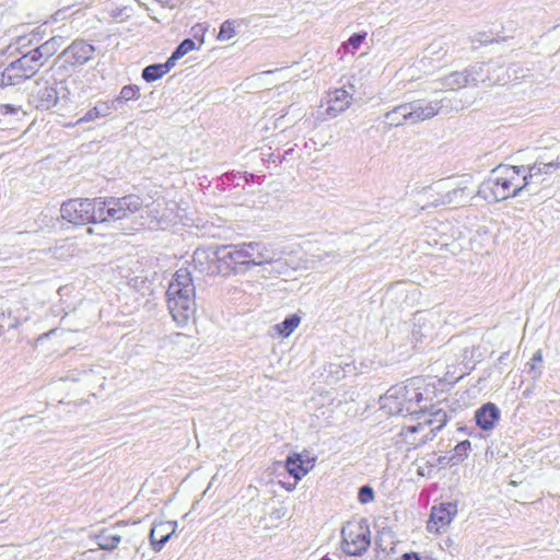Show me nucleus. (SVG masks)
Returning <instances> with one entry per match:
<instances>
[{"instance_id": "nucleus-12", "label": "nucleus", "mask_w": 560, "mask_h": 560, "mask_svg": "<svg viewBox=\"0 0 560 560\" xmlns=\"http://www.w3.org/2000/svg\"><path fill=\"white\" fill-rule=\"evenodd\" d=\"M471 175H463L455 187L448 189L444 194H439L436 198L430 201V205L433 207H439L446 205H463L467 202L469 195L471 194L468 188V185L471 183Z\"/></svg>"}, {"instance_id": "nucleus-36", "label": "nucleus", "mask_w": 560, "mask_h": 560, "mask_svg": "<svg viewBox=\"0 0 560 560\" xmlns=\"http://www.w3.org/2000/svg\"><path fill=\"white\" fill-rule=\"evenodd\" d=\"M101 118L95 107L90 108L81 118H79L75 122V125H81L84 122H91L95 121L96 119Z\"/></svg>"}, {"instance_id": "nucleus-3", "label": "nucleus", "mask_w": 560, "mask_h": 560, "mask_svg": "<svg viewBox=\"0 0 560 560\" xmlns=\"http://www.w3.org/2000/svg\"><path fill=\"white\" fill-rule=\"evenodd\" d=\"M524 172V165L501 164L493 168L489 177L480 184L477 195L488 202H499L516 197L521 191L527 190L522 176Z\"/></svg>"}, {"instance_id": "nucleus-19", "label": "nucleus", "mask_w": 560, "mask_h": 560, "mask_svg": "<svg viewBox=\"0 0 560 560\" xmlns=\"http://www.w3.org/2000/svg\"><path fill=\"white\" fill-rule=\"evenodd\" d=\"M314 458H303L300 454L289 455L285 459V468L295 481L301 480L314 466Z\"/></svg>"}, {"instance_id": "nucleus-30", "label": "nucleus", "mask_w": 560, "mask_h": 560, "mask_svg": "<svg viewBox=\"0 0 560 560\" xmlns=\"http://www.w3.org/2000/svg\"><path fill=\"white\" fill-rule=\"evenodd\" d=\"M236 34L234 22L226 20L221 24L220 32L218 35L219 40H228L234 37Z\"/></svg>"}, {"instance_id": "nucleus-49", "label": "nucleus", "mask_w": 560, "mask_h": 560, "mask_svg": "<svg viewBox=\"0 0 560 560\" xmlns=\"http://www.w3.org/2000/svg\"><path fill=\"white\" fill-rule=\"evenodd\" d=\"M508 355H509V352H504V353H502V354L500 355V358H499V362L501 363V362L505 361V359H506V357H508Z\"/></svg>"}, {"instance_id": "nucleus-42", "label": "nucleus", "mask_w": 560, "mask_h": 560, "mask_svg": "<svg viewBox=\"0 0 560 560\" xmlns=\"http://www.w3.org/2000/svg\"><path fill=\"white\" fill-rule=\"evenodd\" d=\"M431 472H432L431 467L427 468L425 464L419 465V467H418V475H420L422 477H430Z\"/></svg>"}, {"instance_id": "nucleus-15", "label": "nucleus", "mask_w": 560, "mask_h": 560, "mask_svg": "<svg viewBox=\"0 0 560 560\" xmlns=\"http://www.w3.org/2000/svg\"><path fill=\"white\" fill-rule=\"evenodd\" d=\"M457 514V503L447 502L434 505L431 510L428 529L430 532H440L446 527Z\"/></svg>"}, {"instance_id": "nucleus-21", "label": "nucleus", "mask_w": 560, "mask_h": 560, "mask_svg": "<svg viewBox=\"0 0 560 560\" xmlns=\"http://www.w3.org/2000/svg\"><path fill=\"white\" fill-rule=\"evenodd\" d=\"M62 43V36H54L31 51L43 67L44 63L57 52Z\"/></svg>"}, {"instance_id": "nucleus-4", "label": "nucleus", "mask_w": 560, "mask_h": 560, "mask_svg": "<svg viewBox=\"0 0 560 560\" xmlns=\"http://www.w3.org/2000/svg\"><path fill=\"white\" fill-rule=\"evenodd\" d=\"M421 378H410L392 386L382 398V408L392 416H417L424 413L422 401L428 400L422 390Z\"/></svg>"}, {"instance_id": "nucleus-17", "label": "nucleus", "mask_w": 560, "mask_h": 560, "mask_svg": "<svg viewBox=\"0 0 560 560\" xmlns=\"http://www.w3.org/2000/svg\"><path fill=\"white\" fill-rule=\"evenodd\" d=\"M352 96L343 88L335 89L327 94L326 115L335 118L351 105Z\"/></svg>"}, {"instance_id": "nucleus-51", "label": "nucleus", "mask_w": 560, "mask_h": 560, "mask_svg": "<svg viewBox=\"0 0 560 560\" xmlns=\"http://www.w3.org/2000/svg\"><path fill=\"white\" fill-rule=\"evenodd\" d=\"M156 1L162 3V4H166L170 0H156Z\"/></svg>"}, {"instance_id": "nucleus-6", "label": "nucleus", "mask_w": 560, "mask_h": 560, "mask_svg": "<svg viewBox=\"0 0 560 560\" xmlns=\"http://www.w3.org/2000/svg\"><path fill=\"white\" fill-rule=\"evenodd\" d=\"M423 410L424 413L419 415L420 419L423 418L422 422H419L417 425L407 427L399 433L409 445V448H417L433 440L448 421V416L443 408L431 405L430 408L423 406Z\"/></svg>"}, {"instance_id": "nucleus-26", "label": "nucleus", "mask_w": 560, "mask_h": 560, "mask_svg": "<svg viewBox=\"0 0 560 560\" xmlns=\"http://www.w3.org/2000/svg\"><path fill=\"white\" fill-rule=\"evenodd\" d=\"M301 322L300 316L296 314H292L287 316L280 324H278L276 327L280 335L288 337L290 336L293 330L299 326Z\"/></svg>"}, {"instance_id": "nucleus-9", "label": "nucleus", "mask_w": 560, "mask_h": 560, "mask_svg": "<svg viewBox=\"0 0 560 560\" xmlns=\"http://www.w3.org/2000/svg\"><path fill=\"white\" fill-rule=\"evenodd\" d=\"M342 550L349 556H361L370 546V529L361 523H347L341 529Z\"/></svg>"}, {"instance_id": "nucleus-1", "label": "nucleus", "mask_w": 560, "mask_h": 560, "mask_svg": "<svg viewBox=\"0 0 560 560\" xmlns=\"http://www.w3.org/2000/svg\"><path fill=\"white\" fill-rule=\"evenodd\" d=\"M143 200L138 195L124 197L69 199L60 207L63 220L75 225L127 220L142 209Z\"/></svg>"}, {"instance_id": "nucleus-41", "label": "nucleus", "mask_w": 560, "mask_h": 560, "mask_svg": "<svg viewBox=\"0 0 560 560\" xmlns=\"http://www.w3.org/2000/svg\"><path fill=\"white\" fill-rule=\"evenodd\" d=\"M262 160L267 161L268 163H275L277 165L282 162L281 155L273 152L269 153L267 159L264 158Z\"/></svg>"}, {"instance_id": "nucleus-10", "label": "nucleus", "mask_w": 560, "mask_h": 560, "mask_svg": "<svg viewBox=\"0 0 560 560\" xmlns=\"http://www.w3.org/2000/svg\"><path fill=\"white\" fill-rule=\"evenodd\" d=\"M95 47L85 39L73 40L59 56L71 68L82 67L93 59Z\"/></svg>"}, {"instance_id": "nucleus-39", "label": "nucleus", "mask_w": 560, "mask_h": 560, "mask_svg": "<svg viewBox=\"0 0 560 560\" xmlns=\"http://www.w3.org/2000/svg\"><path fill=\"white\" fill-rule=\"evenodd\" d=\"M21 108L11 104H1L0 105V115H15Z\"/></svg>"}, {"instance_id": "nucleus-24", "label": "nucleus", "mask_w": 560, "mask_h": 560, "mask_svg": "<svg viewBox=\"0 0 560 560\" xmlns=\"http://www.w3.org/2000/svg\"><path fill=\"white\" fill-rule=\"evenodd\" d=\"M140 97V88L136 84H128L121 88L119 95L114 98L117 107L128 101H137Z\"/></svg>"}, {"instance_id": "nucleus-50", "label": "nucleus", "mask_w": 560, "mask_h": 560, "mask_svg": "<svg viewBox=\"0 0 560 560\" xmlns=\"http://www.w3.org/2000/svg\"><path fill=\"white\" fill-rule=\"evenodd\" d=\"M540 374H541V371L535 372V374H534V378L539 377V376H540Z\"/></svg>"}, {"instance_id": "nucleus-23", "label": "nucleus", "mask_w": 560, "mask_h": 560, "mask_svg": "<svg viewBox=\"0 0 560 560\" xmlns=\"http://www.w3.org/2000/svg\"><path fill=\"white\" fill-rule=\"evenodd\" d=\"M466 70L455 71L443 78V85L450 90H458L469 85Z\"/></svg>"}, {"instance_id": "nucleus-22", "label": "nucleus", "mask_w": 560, "mask_h": 560, "mask_svg": "<svg viewBox=\"0 0 560 560\" xmlns=\"http://www.w3.org/2000/svg\"><path fill=\"white\" fill-rule=\"evenodd\" d=\"M409 107H406V103L400 104L393 108L392 110L385 113V118L388 120V124L390 127H398L404 125L405 122H408V115L407 109Z\"/></svg>"}, {"instance_id": "nucleus-43", "label": "nucleus", "mask_w": 560, "mask_h": 560, "mask_svg": "<svg viewBox=\"0 0 560 560\" xmlns=\"http://www.w3.org/2000/svg\"><path fill=\"white\" fill-rule=\"evenodd\" d=\"M400 560H421V558L416 552H405L401 555Z\"/></svg>"}, {"instance_id": "nucleus-38", "label": "nucleus", "mask_w": 560, "mask_h": 560, "mask_svg": "<svg viewBox=\"0 0 560 560\" xmlns=\"http://www.w3.org/2000/svg\"><path fill=\"white\" fill-rule=\"evenodd\" d=\"M177 60H179V58L175 56L174 52H172L167 60L164 63H161L164 74L171 71V69L176 65Z\"/></svg>"}, {"instance_id": "nucleus-33", "label": "nucleus", "mask_w": 560, "mask_h": 560, "mask_svg": "<svg viewBox=\"0 0 560 560\" xmlns=\"http://www.w3.org/2000/svg\"><path fill=\"white\" fill-rule=\"evenodd\" d=\"M94 107L101 117H107L114 110L118 109L114 100L110 102H98Z\"/></svg>"}, {"instance_id": "nucleus-8", "label": "nucleus", "mask_w": 560, "mask_h": 560, "mask_svg": "<svg viewBox=\"0 0 560 560\" xmlns=\"http://www.w3.org/2000/svg\"><path fill=\"white\" fill-rule=\"evenodd\" d=\"M40 68L42 65L30 50L4 68L2 71V83L5 85H18L32 78Z\"/></svg>"}, {"instance_id": "nucleus-48", "label": "nucleus", "mask_w": 560, "mask_h": 560, "mask_svg": "<svg viewBox=\"0 0 560 560\" xmlns=\"http://www.w3.org/2000/svg\"><path fill=\"white\" fill-rule=\"evenodd\" d=\"M293 151V148L285 150L284 153L281 155L282 161L287 160V158H289V154H291Z\"/></svg>"}, {"instance_id": "nucleus-45", "label": "nucleus", "mask_w": 560, "mask_h": 560, "mask_svg": "<svg viewBox=\"0 0 560 560\" xmlns=\"http://www.w3.org/2000/svg\"><path fill=\"white\" fill-rule=\"evenodd\" d=\"M424 464L427 465V468L431 467V470H433L438 465L436 460L433 459V455H431L429 459H425Z\"/></svg>"}, {"instance_id": "nucleus-13", "label": "nucleus", "mask_w": 560, "mask_h": 560, "mask_svg": "<svg viewBox=\"0 0 560 560\" xmlns=\"http://www.w3.org/2000/svg\"><path fill=\"white\" fill-rule=\"evenodd\" d=\"M465 70L469 85H477L478 83L499 84L502 82L500 73L495 74V72H503V68L493 63L478 62Z\"/></svg>"}, {"instance_id": "nucleus-28", "label": "nucleus", "mask_w": 560, "mask_h": 560, "mask_svg": "<svg viewBox=\"0 0 560 560\" xmlns=\"http://www.w3.org/2000/svg\"><path fill=\"white\" fill-rule=\"evenodd\" d=\"M450 50L452 51V54L455 52L454 46L451 49L450 43L444 40L443 38L433 40L427 48L428 54L431 56H438L441 52H443L442 56H446L450 52Z\"/></svg>"}, {"instance_id": "nucleus-47", "label": "nucleus", "mask_w": 560, "mask_h": 560, "mask_svg": "<svg viewBox=\"0 0 560 560\" xmlns=\"http://www.w3.org/2000/svg\"><path fill=\"white\" fill-rule=\"evenodd\" d=\"M206 254V252L203 250H200V249H197L194 254V260L196 261L197 259H199L201 256H203Z\"/></svg>"}, {"instance_id": "nucleus-25", "label": "nucleus", "mask_w": 560, "mask_h": 560, "mask_svg": "<svg viewBox=\"0 0 560 560\" xmlns=\"http://www.w3.org/2000/svg\"><path fill=\"white\" fill-rule=\"evenodd\" d=\"M26 318H24L25 320ZM23 319L15 315L10 308L0 312V331L3 332L5 328L15 329L22 324Z\"/></svg>"}, {"instance_id": "nucleus-20", "label": "nucleus", "mask_w": 560, "mask_h": 560, "mask_svg": "<svg viewBox=\"0 0 560 560\" xmlns=\"http://www.w3.org/2000/svg\"><path fill=\"white\" fill-rule=\"evenodd\" d=\"M115 529V527L103 528L91 535V538L95 540L100 549L113 551L121 541V536Z\"/></svg>"}, {"instance_id": "nucleus-31", "label": "nucleus", "mask_w": 560, "mask_h": 560, "mask_svg": "<svg viewBox=\"0 0 560 560\" xmlns=\"http://www.w3.org/2000/svg\"><path fill=\"white\" fill-rule=\"evenodd\" d=\"M196 49V43L191 38H185L174 50L173 52L179 59L183 58L189 51Z\"/></svg>"}, {"instance_id": "nucleus-18", "label": "nucleus", "mask_w": 560, "mask_h": 560, "mask_svg": "<svg viewBox=\"0 0 560 560\" xmlns=\"http://www.w3.org/2000/svg\"><path fill=\"white\" fill-rule=\"evenodd\" d=\"M500 416V409L495 404L486 402L475 411V421L482 431H490L498 424Z\"/></svg>"}, {"instance_id": "nucleus-44", "label": "nucleus", "mask_w": 560, "mask_h": 560, "mask_svg": "<svg viewBox=\"0 0 560 560\" xmlns=\"http://www.w3.org/2000/svg\"><path fill=\"white\" fill-rule=\"evenodd\" d=\"M255 177L256 175L252 174V173H247V172H244V173H240V178H243L245 183H253L255 180Z\"/></svg>"}, {"instance_id": "nucleus-32", "label": "nucleus", "mask_w": 560, "mask_h": 560, "mask_svg": "<svg viewBox=\"0 0 560 560\" xmlns=\"http://www.w3.org/2000/svg\"><path fill=\"white\" fill-rule=\"evenodd\" d=\"M506 74L510 80L517 81L528 75L529 70L523 69L520 65H512L506 69Z\"/></svg>"}, {"instance_id": "nucleus-27", "label": "nucleus", "mask_w": 560, "mask_h": 560, "mask_svg": "<svg viewBox=\"0 0 560 560\" xmlns=\"http://www.w3.org/2000/svg\"><path fill=\"white\" fill-rule=\"evenodd\" d=\"M471 444L468 440L462 441L456 444L453 450V455L450 458L453 465L462 463L465 458L468 457Z\"/></svg>"}, {"instance_id": "nucleus-11", "label": "nucleus", "mask_w": 560, "mask_h": 560, "mask_svg": "<svg viewBox=\"0 0 560 560\" xmlns=\"http://www.w3.org/2000/svg\"><path fill=\"white\" fill-rule=\"evenodd\" d=\"M559 168L560 162L558 159L547 162L540 158L533 165L525 166V172L522 173L524 186L527 187V190H532L533 185L537 188L545 180L541 177L542 175H550Z\"/></svg>"}, {"instance_id": "nucleus-46", "label": "nucleus", "mask_w": 560, "mask_h": 560, "mask_svg": "<svg viewBox=\"0 0 560 560\" xmlns=\"http://www.w3.org/2000/svg\"><path fill=\"white\" fill-rule=\"evenodd\" d=\"M433 459L436 460L438 465H443V464H446V457L445 456H439V457H435V455L433 454Z\"/></svg>"}, {"instance_id": "nucleus-34", "label": "nucleus", "mask_w": 560, "mask_h": 560, "mask_svg": "<svg viewBox=\"0 0 560 560\" xmlns=\"http://www.w3.org/2000/svg\"><path fill=\"white\" fill-rule=\"evenodd\" d=\"M358 500L362 504L370 503L374 500V490L371 486L364 485L359 488Z\"/></svg>"}, {"instance_id": "nucleus-5", "label": "nucleus", "mask_w": 560, "mask_h": 560, "mask_svg": "<svg viewBox=\"0 0 560 560\" xmlns=\"http://www.w3.org/2000/svg\"><path fill=\"white\" fill-rule=\"evenodd\" d=\"M167 307L175 322L185 325L196 311L195 285L190 272L180 268L166 290Z\"/></svg>"}, {"instance_id": "nucleus-52", "label": "nucleus", "mask_w": 560, "mask_h": 560, "mask_svg": "<svg viewBox=\"0 0 560 560\" xmlns=\"http://www.w3.org/2000/svg\"><path fill=\"white\" fill-rule=\"evenodd\" d=\"M320 560H331V559L328 556H325Z\"/></svg>"}, {"instance_id": "nucleus-37", "label": "nucleus", "mask_w": 560, "mask_h": 560, "mask_svg": "<svg viewBox=\"0 0 560 560\" xmlns=\"http://www.w3.org/2000/svg\"><path fill=\"white\" fill-rule=\"evenodd\" d=\"M317 258V261H325L326 259H330L332 261H339L340 255L336 252H325L323 254H318L315 256Z\"/></svg>"}, {"instance_id": "nucleus-40", "label": "nucleus", "mask_w": 560, "mask_h": 560, "mask_svg": "<svg viewBox=\"0 0 560 560\" xmlns=\"http://www.w3.org/2000/svg\"><path fill=\"white\" fill-rule=\"evenodd\" d=\"M542 362V353H541V350H537L533 358H532V363H530V371H535L536 370V363H541Z\"/></svg>"}, {"instance_id": "nucleus-7", "label": "nucleus", "mask_w": 560, "mask_h": 560, "mask_svg": "<svg viewBox=\"0 0 560 560\" xmlns=\"http://www.w3.org/2000/svg\"><path fill=\"white\" fill-rule=\"evenodd\" d=\"M69 91L63 80L54 77L42 78L36 81V88L30 95V103L39 110H48L58 102L66 98Z\"/></svg>"}, {"instance_id": "nucleus-29", "label": "nucleus", "mask_w": 560, "mask_h": 560, "mask_svg": "<svg viewBox=\"0 0 560 560\" xmlns=\"http://www.w3.org/2000/svg\"><path fill=\"white\" fill-rule=\"evenodd\" d=\"M163 75L164 72L161 67V63H153L147 66L141 72V78L148 83L154 82L161 79Z\"/></svg>"}, {"instance_id": "nucleus-14", "label": "nucleus", "mask_w": 560, "mask_h": 560, "mask_svg": "<svg viewBox=\"0 0 560 560\" xmlns=\"http://www.w3.org/2000/svg\"><path fill=\"white\" fill-rule=\"evenodd\" d=\"M444 100L425 102L417 100L406 103L408 122L417 124L436 116L443 107Z\"/></svg>"}, {"instance_id": "nucleus-35", "label": "nucleus", "mask_w": 560, "mask_h": 560, "mask_svg": "<svg viewBox=\"0 0 560 560\" xmlns=\"http://www.w3.org/2000/svg\"><path fill=\"white\" fill-rule=\"evenodd\" d=\"M366 33H354L350 36V38L347 42L348 49H351L352 51L357 50L363 40L365 39Z\"/></svg>"}, {"instance_id": "nucleus-2", "label": "nucleus", "mask_w": 560, "mask_h": 560, "mask_svg": "<svg viewBox=\"0 0 560 560\" xmlns=\"http://www.w3.org/2000/svg\"><path fill=\"white\" fill-rule=\"evenodd\" d=\"M213 256L224 273H244L255 266L271 264L275 253L262 242L218 245Z\"/></svg>"}, {"instance_id": "nucleus-16", "label": "nucleus", "mask_w": 560, "mask_h": 560, "mask_svg": "<svg viewBox=\"0 0 560 560\" xmlns=\"http://www.w3.org/2000/svg\"><path fill=\"white\" fill-rule=\"evenodd\" d=\"M176 527V521L160 522L154 524L149 535L152 549L156 552L161 551L172 535L175 533Z\"/></svg>"}]
</instances>
